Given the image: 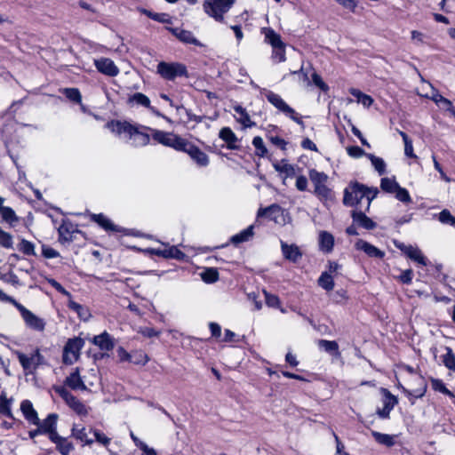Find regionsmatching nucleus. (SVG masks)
<instances>
[{"instance_id": "f257e3e1", "label": "nucleus", "mask_w": 455, "mask_h": 455, "mask_svg": "<svg viewBox=\"0 0 455 455\" xmlns=\"http://www.w3.org/2000/svg\"><path fill=\"white\" fill-rule=\"evenodd\" d=\"M377 195V188H369L359 183H352L344 191L343 203L347 206H355L365 198L367 201L366 210H368Z\"/></svg>"}, {"instance_id": "f03ea898", "label": "nucleus", "mask_w": 455, "mask_h": 455, "mask_svg": "<svg viewBox=\"0 0 455 455\" xmlns=\"http://www.w3.org/2000/svg\"><path fill=\"white\" fill-rule=\"evenodd\" d=\"M308 175L314 186V194L315 196L325 204L332 202L335 196L332 190L327 186L328 175L315 169L309 170Z\"/></svg>"}, {"instance_id": "7ed1b4c3", "label": "nucleus", "mask_w": 455, "mask_h": 455, "mask_svg": "<svg viewBox=\"0 0 455 455\" xmlns=\"http://www.w3.org/2000/svg\"><path fill=\"white\" fill-rule=\"evenodd\" d=\"M261 33L265 36V41L272 46V60L275 62L285 61V44L280 35L271 28H263Z\"/></svg>"}, {"instance_id": "20e7f679", "label": "nucleus", "mask_w": 455, "mask_h": 455, "mask_svg": "<svg viewBox=\"0 0 455 455\" xmlns=\"http://www.w3.org/2000/svg\"><path fill=\"white\" fill-rule=\"evenodd\" d=\"M156 71L164 79L171 81L179 76H188L187 67L180 62L161 61L157 65Z\"/></svg>"}, {"instance_id": "39448f33", "label": "nucleus", "mask_w": 455, "mask_h": 455, "mask_svg": "<svg viewBox=\"0 0 455 455\" xmlns=\"http://www.w3.org/2000/svg\"><path fill=\"white\" fill-rule=\"evenodd\" d=\"M261 93L275 108L287 116L289 118L299 124H303L301 118L295 112V110L291 108L288 104H286V102L282 99L280 95L266 89H264Z\"/></svg>"}, {"instance_id": "423d86ee", "label": "nucleus", "mask_w": 455, "mask_h": 455, "mask_svg": "<svg viewBox=\"0 0 455 455\" xmlns=\"http://www.w3.org/2000/svg\"><path fill=\"white\" fill-rule=\"evenodd\" d=\"M90 375L93 378V379H87L85 377H82L79 368H75L66 378L64 383L67 387L73 390H87L88 386H94V379H97L96 371L94 370H91Z\"/></svg>"}, {"instance_id": "0eeeda50", "label": "nucleus", "mask_w": 455, "mask_h": 455, "mask_svg": "<svg viewBox=\"0 0 455 455\" xmlns=\"http://www.w3.org/2000/svg\"><path fill=\"white\" fill-rule=\"evenodd\" d=\"M13 354L18 358L23 370L28 373H33L39 365L44 363V358L38 348L35 349L29 355L18 350L14 351Z\"/></svg>"}, {"instance_id": "6e6552de", "label": "nucleus", "mask_w": 455, "mask_h": 455, "mask_svg": "<svg viewBox=\"0 0 455 455\" xmlns=\"http://www.w3.org/2000/svg\"><path fill=\"white\" fill-rule=\"evenodd\" d=\"M235 0H206L204 4L205 12L218 21H223L226 13Z\"/></svg>"}, {"instance_id": "1a4fd4ad", "label": "nucleus", "mask_w": 455, "mask_h": 455, "mask_svg": "<svg viewBox=\"0 0 455 455\" xmlns=\"http://www.w3.org/2000/svg\"><path fill=\"white\" fill-rule=\"evenodd\" d=\"M84 341L81 338L69 339L63 348V363L66 364L75 363L80 357L81 350Z\"/></svg>"}, {"instance_id": "9d476101", "label": "nucleus", "mask_w": 455, "mask_h": 455, "mask_svg": "<svg viewBox=\"0 0 455 455\" xmlns=\"http://www.w3.org/2000/svg\"><path fill=\"white\" fill-rule=\"evenodd\" d=\"M399 368L402 371H405L411 375H415L416 381L418 383V387L412 388L411 390L406 389L405 387L400 386L401 388L403 389V393L406 394V395L409 398L411 396H412L414 398H420V397L424 396V395L427 391V383H426L424 378L422 377V375L420 374L419 369L418 368L414 369L411 366H409L406 364H403Z\"/></svg>"}, {"instance_id": "9b49d317", "label": "nucleus", "mask_w": 455, "mask_h": 455, "mask_svg": "<svg viewBox=\"0 0 455 455\" xmlns=\"http://www.w3.org/2000/svg\"><path fill=\"white\" fill-rule=\"evenodd\" d=\"M54 390L65 401L68 406L81 417L87 416L89 409L77 397L73 395L64 387H55Z\"/></svg>"}, {"instance_id": "f8f14e48", "label": "nucleus", "mask_w": 455, "mask_h": 455, "mask_svg": "<svg viewBox=\"0 0 455 455\" xmlns=\"http://www.w3.org/2000/svg\"><path fill=\"white\" fill-rule=\"evenodd\" d=\"M152 137L156 142L178 151H180L185 141V139L179 135L159 130H152Z\"/></svg>"}, {"instance_id": "ddd939ff", "label": "nucleus", "mask_w": 455, "mask_h": 455, "mask_svg": "<svg viewBox=\"0 0 455 455\" xmlns=\"http://www.w3.org/2000/svg\"><path fill=\"white\" fill-rule=\"evenodd\" d=\"M17 308L28 328L39 332L44 331L46 325L44 319L37 316L20 304H17Z\"/></svg>"}, {"instance_id": "4468645a", "label": "nucleus", "mask_w": 455, "mask_h": 455, "mask_svg": "<svg viewBox=\"0 0 455 455\" xmlns=\"http://www.w3.org/2000/svg\"><path fill=\"white\" fill-rule=\"evenodd\" d=\"M180 151L187 153L190 158L200 167H206L209 163L208 156L197 146L185 140Z\"/></svg>"}, {"instance_id": "2eb2a0df", "label": "nucleus", "mask_w": 455, "mask_h": 455, "mask_svg": "<svg viewBox=\"0 0 455 455\" xmlns=\"http://www.w3.org/2000/svg\"><path fill=\"white\" fill-rule=\"evenodd\" d=\"M134 126L135 125L126 121L119 120H112L106 124V128H108L113 134L127 140L130 136H132V132H134Z\"/></svg>"}, {"instance_id": "dca6fc26", "label": "nucleus", "mask_w": 455, "mask_h": 455, "mask_svg": "<svg viewBox=\"0 0 455 455\" xmlns=\"http://www.w3.org/2000/svg\"><path fill=\"white\" fill-rule=\"evenodd\" d=\"M93 62L97 70L105 76L115 77L120 72L118 67L109 58L101 57L95 59Z\"/></svg>"}, {"instance_id": "f3484780", "label": "nucleus", "mask_w": 455, "mask_h": 455, "mask_svg": "<svg viewBox=\"0 0 455 455\" xmlns=\"http://www.w3.org/2000/svg\"><path fill=\"white\" fill-rule=\"evenodd\" d=\"M257 217H267L277 224L284 223L285 218L283 210L278 204H272L266 208H259Z\"/></svg>"}, {"instance_id": "a211bd4d", "label": "nucleus", "mask_w": 455, "mask_h": 455, "mask_svg": "<svg viewBox=\"0 0 455 455\" xmlns=\"http://www.w3.org/2000/svg\"><path fill=\"white\" fill-rule=\"evenodd\" d=\"M395 246L401 250L408 258L417 262L419 265L427 266V259L423 255L422 251L415 246L406 245L402 243H395Z\"/></svg>"}, {"instance_id": "6ab92c4d", "label": "nucleus", "mask_w": 455, "mask_h": 455, "mask_svg": "<svg viewBox=\"0 0 455 455\" xmlns=\"http://www.w3.org/2000/svg\"><path fill=\"white\" fill-rule=\"evenodd\" d=\"M381 393L383 394V407L379 409L377 413L380 418L387 419L389 417L391 411L398 401L397 398L386 388H382Z\"/></svg>"}, {"instance_id": "aec40b11", "label": "nucleus", "mask_w": 455, "mask_h": 455, "mask_svg": "<svg viewBox=\"0 0 455 455\" xmlns=\"http://www.w3.org/2000/svg\"><path fill=\"white\" fill-rule=\"evenodd\" d=\"M168 30L176 36L180 42L188 44H194L199 47H204V44L196 38L191 31L185 30L180 28H169Z\"/></svg>"}, {"instance_id": "412c9836", "label": "nucleus", "mask_w": 455, "mask_h": 455, "mask_svg": "<svg viewBox=\"0 0 455 455\" xmlns=\"http://www.w3.org/2000/svg\"><path fill=\"white\" fill-rule=\"evenodd\" d=\"M334 243V236L330 232L325 230L318 232V246L322 252L331 253L333 251Z\"/></svg>"}, {"instance_id": "4be33fe9", "label": "nucleus", "mask_w": 455, "mask_h": 455, "mask_svg": "<svg viewBox=\"0 0 455 455\" xmlns=\"http://www.w3.org/2000/svg\"><path fill=\"white\" fill-rule=\"evenodd\" d=\"M355 247L356 250L363 251L366 255L371 258L382 259L385 256V252L383 251L362 239L355 242Z\"/></svg>"}, {"instance_id": "5701e85b", "label": "nucleus", "mask_w": 455, "mask_h": 455, "mask_svg": "<svg viewBox=\"0 0 455 455\" xmlns=\"http://www.w3.org/2000/svg\"><path fill=\"white\" fill-rule=\"evenodd\" d=\"M20 411L25 418V419L32 424L39 423V417L37 411L35 410L32 403L29 400H23L20 403Z\"/></svg>"}, {"instance_id": "b1692460", "label": "nucleus", "mask_w": 455, "mask_h": 455, "mask_svg": "<svg viewBox=\"0 0 455 455\" xmlns=\"http://www.w3.org/2000/svg\"><path fill=\"white\" fill-rule=\"evenodd\" d=\"M281 249L284 259L291 262H297L302 257V252L296 244L281 242Z\"/></svg>"}, {"instance_id": "393cba45", "label": "nucleus", "mask_w": 455, "mask_h": 455, "mask_svg": "<svg viewBox=\"0 0 455 455\" xmlns=\"http://www.w3.org/2000/svg\"><path fill=\"white\" fill-rule=\"evenodd\" d=\"M92 342L97 346L100 350L110 351L114 348L115 343L111 335L104 331L100 335L94 336Z\"/></svg>"}, {"instance_id": "a878e982", "label": "nucleus", "mask_w": 455, "mask_h": 455, "mask_svg": "<svg viewBox=\"0 0 455 455\" xmlns=\"http://www.w3.org/2000/svg\"><path fill=\"white\" fill-rule=\"evenodd\" d=\"M89 432L90 430H87L85 427L79 424H75L71 429L72 436L80 441L84 445H90L93 443V439L89 436Z\"/></svg>"}, {"instance_id": "bb28decb", "label": "nucleus", "mask_w": 455, "mask_h": 455, "mask_svg": "<svg viewBox=\"0 0 455 455\" xmlns=\"http://www.w3.org/2000/svg\"><path fill=\"white\" fill-rule=\"evenodd\" d=\"M234 110L236 113V116H235V120L242 124L243 128H251L256 125L255 122L251 119V116L246 109L242 106L235 105L234 107Z\"/></svg>"}, {"instance_id": "cd10ccee", "label": "nucleus", "mask_w": 455, "mask_h": 455, "mask_svg": "<svg viewBox=\"0 0 455 455\" xmlns=\"http://www.w3.org/2000/svg\"><path fill=\"white\" fill-rule=\"evenodd\" d=\"M134 132H132L129 140L134 147H143L149 143L150 137L148 133L140 130L139 126H134Z\"/></svg>"}, {"instance_id": "c85d7f7f", "label": "nucleus", "mask_w": 455, "mask_h": 455, "mask_svg": "<svg viewBox=\"0 0 455 455\" xmlns=\"http://www.w3.org/2000/svg\"><path fill=\"white\" fill-rule=\"evenodd\" d=\"M219 137L227 143L229 149H235L237 148L238 139L229 127L222 128L220 131Z\"/></svg>"}, {"instance_id": "c756f323", "label": "nucleus", "mask_w": 455, "mask_h": 455, "mask_svg": "<svg viewBox=\"0 0 455 455\" xmlns=\"http://www.w3.org/2000/svg\"><path fill=\"white\" fill-rule=\"evenodd\" d=\"M352 218L355 223L365 229L371 230L376 227V223L362 212H353Z\"/></svg>"}, {"instance_id": "7c9ffc66", "label": "nucleus", "mask_w": 455, "mask_h": 455, "mask_svg": "<svg viewBox=\"0 0 455 455\" xmlns=\"http://www.w3.org/2000/svg\"><path fill=\"white\" fill-rule=\"evenodd\" d=\"M13 398H9L6 392L2 391L0 394V414L5 415L11 419L13 418L12 405Z\"/></svg>"}, {"instance_id": "2f4dec72", "label": "nucleus", "mask_w": 455, "mask_h": 455, "mask_svg": "<svg viewBox=\"0 0 455 455\" xmlns=\"http://www.w3.org/2000/svg\"><path fill=\"white\" fill-rule=\"evenodd\" d=\"M91 219L106 231H118L117 227L104 214H92Z\"/></svg>"}, {"instance_id": "473e14b6", "label": "nucleus", "mask_w": 455, "mask_h": 455, "mask_svg": "<svg viewBox=\"0 0 455 455\" xmlns=\"http://www.w3.org/2000/svg\"><path fill=\"white\" fill-rule=\"evenodd\" d=\"M58 416L57 414L52 413L47 416L43 421L39 419L38 424H35V426H40L41 430H43L44 434L51 432L56 429Z\"/></svg>"}, {"instance_id": "72a5a7b5", "label": "nucleus", "mask_w": 455, "mask_h": 455, "mask_svg": "<svg viewBox=\"0 0 455 455\" xmlns=\"http://www.w3.org/2000/svg\"><path fill=\"white\" fill-rule=\"evenodd\" d=\"M426 87H428L431 90V94L428 92L426 93H419V94L422 97L431 99L437 106H439L443 100L445 99L443 96H442L439 92L433 87V85L429 83H423L422 84V91H426Z\"/></svg>"}, {"instance_id": "f704fd0d", "label": "nucleus", "mask_w": 455, "mask_h": 455, "mask_svg": "<svg viewBox=\"0 0 455 455\" xmlns=\"http://www.w3.org/2000/svg\"><path fill=\"white\" fill-rule=\"evenodd\" d=\"M253 236V226L251 225L247 228L242 230L240 233L233 235L230 238L231 243L238 244L249 241Z\"/></svg>"}, {"instance_id": "c9c22d12", "label": "nucleus", "mask_w": 455, "mask_h": 455, "mask_svg": "<svg viewBox=\"0 0 455 455\" xmlns=\"http://www.w3.org/2000/svg\"><path fill=\"white\" fill-rule=\"evenodd\" d=\"M371 435L374 437L375 441L380 444H383L387 447H391L395 444V435L382 434L377 431H372Z\"/></svg>"}, {"instance_id": "e433bc0d", "label": "nucleus", "mask_w": 455, "mask_h": 455, "mask_svg": "<svg viewBox=\"0 0 455 455\" xmlns=\"http://www.w3.org/2000/svg\"><path fill=\"white\" fill-rule=\"evenodd\" d=\"M399 187L395 178H382L380 180V188L387 193L394 194Z\"/></svg>"}, {"instance_id": "4c0bfd02", "label": "nucleus", "mask_w": 455, "mask_h": 455, "mask_svg": "<svg viewBox=\"0 0 455 455\" xmlns=\"http://www.w3.org/2000/svg\"><path fill=\"white\" fill-rule=\"evenodd\" d=\"M366 156L370 159L373 168L379 175L386 173L387 164L383 158L376 156L372 154H367Z\"/></svg>"}, {"instance_id": "58836bf2", "label": "nucleus", "mask_w": 455, "mask_h": 455, "mask_svg": "<svg viewBox=\"0 0 455 455\" xmlns=\"http://www.w3.org/2000/svg\"><path fill=\"white\" fill-rule=\"evenodd\" d=\"M128 103L150 108V100L141 92H136L128 98Z\"/></svg>"}, {"instance_id": "ea45409f", "label": "nucleus", "mask_w": 455, "mask_h": 455, "mask_svg": "<svg viewBox=\"0 0 455 455\" xmlns=\"http://www.w3.org/2000/svg\"><path fill=\"white\" fill-rule=\"evenodd\" d=\"M0 215L3 220L8 223L10 226H14V224L19 221L18 216L11 207L5 206L3 208V210L0 212Z\"/></svg>"}, {"instance_id": "a19ab883", "label": "nucleus", "mask_w": 455, "mask_h": 455, "mask_svg": "<svg viewBox=\"0 0 455 455\" xmlns=\"http://www.w3.org/2000/svg\"><path fill=\"white\" fill-rule=\"evenodd\" d=\"M319 346L326 352L332 354L335 356L339 355V346L336 341L322 339L319 341Z\"/></svg>"}, {"instance_id": "79ce46f5", "label": "nucleus", "mask_w": 455, "mask_h": 455, "mask_svg": "<svg viewBox=\"0 0 455 455\" xmlns=\"http://www.w3.org/2000/svg\"><path fill=\"white\" fill-rule=\"evenodd\" d=\"M252 145L255 148V154L259 157H265L267 155V149L264 145L263 140L261 137L257 136L252 140Z\"/></svg>"}, {"instance_id": "37998d69", "label": "nucleus", "mask_w": 455, "mask_h": 455, "mask_svg": "<svg viewBox=\"0 0 455 455\" xmlns=\"http://www.w3.org/2000/svg\"><path fill=\"white\" fill-rule=\"evenodd\" d=\"M318 284L326 291H331L334 288V281L332 276L324 272L318 279Z\"/></svg>"}, {"instance_id": "c03bdc74", "label": "nucleus", "mask_w": 455, "mask_h": 455, "mask_svg": "<svg viewBox=\"0 0 455 455\" xmlns=\"http://www.w3.org/2000/svg\"><path fill=\"white\" fill-rule=\"evenodd\" d=\"M399 134L403 138L404 142V154L406 156L411 158H417V156L414 154L413 146L411 140L408 137V135L403 132H399Z\"/></svg>"}, {"instance_id": "a18cd8bd", "label": "nucleus", "mask_w": 455, "mask_h": 455, "mask_svg": "<svg viewBox=\"0 0 455 455\" xmlns=\"http://www.w3.org/2000/svg\"><path fill=\"white\" fill-rule=\"evenodd\" d=\"M275 171L285 175V178L292 177L295 175V169L291 164L287 163L275 164Z\"/></svg>"}, {"instance_id": "49530a36", "label": "nucleus", "mask_w": 455, "mask_h": 455, "mask_svg": "<svg viewBox=\"0 0 455 455\" xmlns=\"http://www.w3.org/2000/svg\"><path fill=\"white\" fill-rule=\"evenodd\" d=\"M432 387L435 391L440 392L443 395L454 397V394L451 392L444 385L443 380L432 378L431 379Z\"/></svg>"}, {"instance_id": "de8ad7c7", "label": "nucleus", "mask_w": 455, "mask_h": 455, "mask_svg": "<svg viewBox=\"0 0 455 455\" xmlns=\"http://www.w3.org/2000/svg\"><path fill=\"white\" fill-rule=\"evenodd\" d=\"M149 361L148 355L142 350H135L132 352L131 362L134 364L145 365Z\"/></svg>"}, {"instance_id": "09e8293b", "label": "nucleus", "mask_w": 455, "mask_h": 455, "mask_svg": "<svg viewBox=\"0 0 455 455\" xmlns=\"http://www.w3.org/2000/svg\"><path fill=\"white\" fill-rule=\"evenodd\" d=\"M202 279L207 283H212L219 279V272L217 269L209 267L201 273Z\"/></svg>"}, {"instance_id": "8fccbe9b", "label": "nucleus", "mask_w": 455, "mask_h": 455, "mask_svg": "<svg viewBox=\"0 0 455 455\" xmlns=\"http://www.w3.org/2000/svg\"><path fill=\"white\" fill-rule=\"evenodd\" d=\"M0 245L5 249L13 248L12 235L0 228Z\"/></svg>"}, {"instance_id": "3c124183", "label": "nucleus", "mask_w": 455, "mask_h": 455, "mask_svg": "<svg viewBox=\"0 0 455 455\" xmlns=\"http://www.w3.org/2000/svg\"><path fill=\"white\" fill-rule=\"evenodd\" d=\"M64 94L66 97L76 103L81 104L82 102V96L78 89L76 88H66L63 90Z\"/></svg>"}, {"instance_id": "603ef678", "label": "nucleus", "mask_w": 455, "mask_h": 455, "mask_svg": "<svg viewBox=\"0 0 455 455\" xmlns=\"http://www.w3.org/2000/svg\"><path fill=\"white\" fill-rule=\"evenodd\" d=\"M443 364L450 370H455V355L450 347H446V354L443 356Z\"/></svg>"}, {"instance_id": "864d4df0", "label": "nucleus", "mask_w": 455, "mask_h": 455, "mask_svg": "<svg viewBox=\"0 0 455 455\" xmlns=\"http://www.w3.org/2000/svg\"><path fill=\"white\" fill-rule=\"evenodd\" d=\"M68 307L76 311L82 319L85 320L89 316L88 310L85 307L71 299L68 302Z\"/></svg>"}, {"instance_id": "5fc2aeb1", "label": "nucleus", "mask_w": 455, "mask_h": 455, "mask_svg": "<svg viewBox=\"0 0 455 455\" xmlns=\"http://www.w3.org/2000/svg\"><path fill=\"white\" fill-rule=\"evenodd\" d=\"M168 251H169V258L170 259H175L178 260H186L187 256L184 252H182L178 246L175 245H170L168 243Z\"/></svg>"}, {"instance_id": "6e6d98bb", "label": "nucleus", "mask_w": 455, "mask_h": 455, "mask_svg": "<svg viewBox=\"0 0 455 455\" xmlns=\"http://www.w3.org/2000/svg\"><path fill=\"white\" fill-rule=\"evenodd\" d=\"M56 446L62 455H68L74 450L73 444L64 437Z\"/></svg>"}, {"instance_id": "4d7b16f0", "label": "nucleus", "mask_w": 455, "mask_h": 455, "mask_svg": "<svg viewBox=\"0 0 455 455\" xmlns=\"http://www.w3.org/2000/svg\"><path fill=\"white\" fill-rule=\"evenodd\" d=\"M394 194L395 198L402 203L410 204L411 202V197L404 188L399 187Z\"/></svg>"}, {"instance_id": "13d9d810", "label": "nucleus", "mask_w": 455, "mask_h": 455, "mask_svg": "<svg viewBox=\"0 0 455 455\" xmlns=\"http://www.w3.org/2000/svg\"><path fill=\"white\" fill-rule=\"evenodd\" d=\"M438 220L443 224H447L455 227V217L452 216L448 210H443L439 213Z\"/></svg>"}, {"instance_id": "bf43d9fd", "label": "nucleus", "mask_w": 455, "mask_h": 455, "mask_svg": "<svg viewBox=\"0 0 455 455\" xmlns=\"http://www.w3.org/2000/svg\"><path fill=\"white\" fill-rule=\"evenodd\" d=\"M266 304L268 307H280V300L279 298L276 295L271 294L267 292L266 290L263 291Z\"/></svg>"}, {"instance_id": "052dcab7", "label": "nucleus", "mask_w": 455, "mask_h": 455, "mask_svg": "<svg viewBox=\"0 0 455 455\" xmlns=\"http://www.w3.org/2000/svg\"><path fill=\"white\" fill-rule=\"evenodd\" d=\"M20 251L26 255H34L35 246L32 243L23 239L20 243Z\"/></svg>"}, {"instance_id": "680f3d73", "label": "nucleus", "mask_w": 455, "mask_h": 455, "mask_svg": "<svg viewBox=\"0 0 455 455\" xmlns=\"http://www.w3.org/2000/svg\"><path fill=\"white\" fill-rule=\"evenodd\" d=\"M347 153L349 156L354 158H360L363 156L367 155L360 147L358 146H351L347 148Z\"/></svg>"}, {"instance_id": "e2e57ef3", "label": "nucleus", "mask_w": 455, "mask_h": 455, "mask_svg": "<svg viewBox=\"0 0 455 455\" xmlns=\"http://www.w3.org/2000/svg\"><path fill=\"white\" fill-rule=\"evenodd\" d=\"M411 40L414 44L416 45H422L426 43V36L424 33L418 31V30H412L411 32Z\"/></svg>"}, {"instance_id": "0e129e2a", "label": "nucleus", "mask_w": 455, "mask_h": 455, "mask_svg": "<svg viewBox=\"0 0 455 455\" xmlns=\"http://www.w3.org/2000/svg\"><path fill=\"white\" fill-rule=\"evenodd\" d=\"M312 81L315 86L321 89L323 92H327L329 90L328 85L323 82L322 77L315 72L312 74Z\"/></svg>"}, {"instance_id": "69168bd1", "label": "nucleus", "mask_w": 455, "mask_h": 455, "mask_svg": "<svg viewBox=\"0 0 455 455\" xmlns=\"http://www.w3.org/2000/svg\"><path fill=\"white\" fill-rule=\"evenodd\" d=\"M92 431L95 440L98 443H101L104 446H108L110 443V438H108L105 434L97 429H93Z\"/></svg>"}, {"instance_id": "338daca9", "label": "nucleus", "mask_w": 455, "mask_h": 455, "mask_svg": "<svg viewBox=\"0 0 455 455\" xmlns=\"http://www.w3.org/2000/svg\"><path fill=\"white\" fill-rule=\"evenodd\" d=\"M138 332L147 338L157 337L160 334V331L150 327H141Z\"/></svg>"}, {"instance_id": "774afa93", "label": "nucleus", "mask_w": 455, "mask_h": 455, "mask_svg": "<svg viewBox=\"0 0 455 455\" xmlns=\"http://www.w3.org/2000/svg\"><path fill=\"white\" fill-rule=\"evenodd\" d=\"M413 272L411 269L404 270L401 273V275L397 277V279L403 283H411L412 281Z\"/></svg>"}]
</instances>
